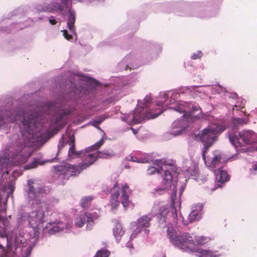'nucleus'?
<instances>
[{
	"instance_id": "26",
	"label": "nucleus",
	"mask_w": 257,
	"mask_h": 257,
	"mask_svg": "<svg viewBox=\"0 0 257 257\" xmlns=\"http://www.w3.org/2000/svg\"><path fill=\"white\" fill-rule=\"evenodd\" d=\"M49 161H41L38 159L35 158L32 162L24 166V169L25 170L35 169L39 165H42L45 162H48Z\"/></svg>"
},
{
	"instance_id": "4",
	"label": "nucleus",
	"mask_w": 257,
	"mask_h": 257,
	"mask_svg": "<svg viewBox=\"0 0 257 257\" xmlns=\"http://www.w3.org/2000/svg\"><path fill=\"white\" fill-rule=\"evenodd\" d=\"M171 94V91H168L161 92L160 94L159 99L157 100L156 104L158 106H163L160 109L158 112L150 111L148 106L151 103V97L147 95L144 99L143 101L138 100V105L133 112H130L126 115L121 117L122 120L125 121L129 125L140 123L146 119H152L158 117L166 108L167 103L170 95Z\"/></svg>"
},
{
	"instance_id": "43",
	"label": "nucleus",
	"mask_w": 257,
	"mask_h": 257,
	"mask_svg": "<svg viewBox=\"0 0 257 257\" xmlns=\"http://www.w3.org/2000/svg\"><path fill=\"white\" fill-rule=\"evenodd\" d=\"M155 257H166L163 252H161L159 254H156Z\"/></svg>"
},
{
	"instance_id": "20",
	"label": "nucleus",
	"mask_w": 257,
	"mask_h": 257,
	"mask_svg": "<svg viewBox=\"0 0 257 257\" xmlns=\"http://www.w3.org/2000/svg\"><path fill=\"white\" fill-rule=\"evenodd\" d=\"M121 200L124 208L126 209L130 203L128 197L129 187L127 184H124L121 187Z\"/></svg>"
},
{
	"instance_id": "31",
	"label": "nucleus",
	"mask_w": 257,
	"mask_h": 257,
	"mask_svg": "<svg viewBox=\"0 0 257 257\" xmlns=\"http://www.w3.org/2000/svg\"><path fill=\"white\" fill-rule=\"evenodd\" d=\"M109 255V252L105 249H101L98 251L94 257H108Z\"/></svg>"
},
{
	"instance_id": "24",
	"label": "nucleus",
	"mask_w": 257,
	"mask_h": 257,
	"mask_svg": "<svg viewBox=\"0 0 257 257\" xmlns=\"http://www.w3.org/2000/svg\"><path fill=\"white\" fill-rule=\"evenodd\" d=\"M248 121V119L247 118H233L231 120V124L232 125V130L231 132H233L234 130L238 126L242 125L244 124H246Z\"/></svg>"
},
{
	"instance_id": "7",
	"label": "nucleus",
	"mask_w": 257,
	"mask_h": 257,
	"mask_svg": "<svg viewBox=\"0 0 257 257\" xmlns=\"http://www.w3.org/2000/svg\"><path fill=\"white\" fill-rule=\"evenodd\" d=\"M225 129V127L224 126H220L213 124L203 129L201 133H199L197 136L203 144L202 156L205 164H207V160L205 158L206 151L214 143L217 134L223 132Z\"/></svg>"
},
{
	"instance_id": "19",
	"label": "nucleus",
	"mask_w": 257,
	"mask_h": 257,
	"mask_svg": "<svg viewBox=\"0 0 257 257\" xmlns=\"http://www.w3.org/2000/svg\"><path fill=\"white\" fill-rule=\"evenodd\" d=\"M134 61L136 62L135 60H133L131 56H125L118 64L117 68L119 71L126 70L127 68L131 69H137L139 67L138 65L131 64V62Z\"/></svg>"
},
{
	"instance_id": "13",
	"label": "nucleus",
	"mask_w": 257,
	"mask_h": 257,
	"mask_svg": "<svg viewBox=\"0 0 257 257\" xmlns=\"http://www.w3.org/2000/svg\"><path fill=\"white\" fill-rule=\"evenodd\" d=\"M47 107L50 110L56 111L53 121L55 123L59 122L61 119L73 111V108L67 109L64 105H59L57 102L51 101L47 103Z\"/></svg>"
},
{
	"instance_id": "41",
	"label": "nucleus",
	"mask_w": 257,
	"mask_h": 257,
	"mask_svg": "<svg viewBox=\"0 0 257 257\" xmlns=\"http://www.w3.org/2000/svg\"><path fill=\"white\" fill-rule=\"evenodd\" d=\"M207 176H204V177L199 176V179L200 180L202 181V183L205 182L207 180Z\"/></svg>"
},
{
	"instance_id": "2",
	"label": "nucleus",
	"mask_w": 257,
	"mask_h": 257,
	"mask_svg": "<svg viewBox=\"0 0 257 257\" xmlns=\"http://www.w3.org/2000/svg\"><path fill=\"white\" fill-rule=\"evenodd\" d=\"M34 181L29 180L27 183L28 189L26 190L28 201L33 204H40L37 208L31 210L21 213L19 214L18 221L19 223H26L27 226L32 229V233L30 234L31 240L27 242V239L23 235L19 234L16 235L14 238H7L9 249L28 256L31 253L33 248L36 245L40 234V230L43 228L44 223L46 222L45 208L41 204L42 198L47 193L44 187H35L33 184Z\"/></svg>"
},
{
	"instance_id": "27",
	"label": "nucleus",
	"mask_w": 257,
	"mask_h": 257,
	"mask_svg": "<svg viewBox=\"0 0 257 257\" xmlns=\"http://www.w3.org/2000/svg\"><path fill=\"white\" fill-rule=\"evenodd\" d=\"M71 90L73 91V92L75 94H77V93H80V94H88V92H87V90L85 89V87H82L81 88L80 90H79V88H77L76 87V84H73V83H72L71 84Z\"/></svg>"
},
{
	"instance_id": "50",
	"label": "nucleus",
	"mask_w": 257,
	"mask_h": 257,
	"mask_svg": "<svg viewBox=\"0 0 257 257\" xmlns=\"http://www.w3.org/2000/svg\"><path fill=\"white\" fill-rule=\"evenodd\" d=\"M117 186H118V185H117V183H116L115 184H114V186H113V188H115V187H117Z\"/></svg>"
},
{
	"instance_id": "39",
	"label": "nucleus",
	"mask_w": 257,
	"mask_h": 257,
	"mask_svg": "<svg viewBox=\"0 0 257 257\" xmlns=\"http://www.w3.org/2000/svg\"><path fill=\"white\" fill-rule=\"evenodd\" d=\"M118 196H119V193L118 192V191L112 194L111 196V200H117Z\"/></svg>"
},
{
	"instance_id": "37",
	"label": "nucleus",
	"mask_w": 257,
	"mask_h": 257,
	"mask_svg": "<svg viewBox=\"0 0 257 257\" xmlns=\"http://www.w3.org/2000/svg\"><path fill=\"white\" fill-rule=\"evenodd\" d=\"M110 202L112 208H116L119 204V202L117 200H111Z\"/></svg>"
},
{
	"instance_id": "34",
	"label": "nucleus",
	"mask_w": 257,
	"mask_h": 257,
	"mask_svg": "<svg viewBox=\"0 0 257 257\" xmlns=\"http://www.w3.org/2000/svg\"><path fill=\"white\" fill-rule=\"evenodd\" d=\"M75 75L78 76V78L80 80H82L86 81H88V80L89 78L88 77H87L84 75H83L81 73H77Z\"/></svg>"
},
{
	"instance_id": "1",
	"label": "nucleus",
	"mask_w": 257,
	"mask_h": 257,
	"mask_svg": "<svg viewBox=\"0 0 257 257\" xmlns=\"http://www.w3.org/2000/svg\"><path fill=\"white\" fill-rule=\"evenodd\" d=\"M38 109L39 108L29 112L17 109L13 112L0 110V128H9L11 123L20 121L18 123L24 143L21 144L20 139L16 140L15 144L6 148L3 155H0V171L2 175L9 173L13 163L19 165L26 162L32 155L29 146L40 140V136L37 133V128L42 113ZM14 137L16 140V137Z\"/></svg>"
},
{
	"instance_id": "35",
	"label": "nucleus",
	"mask_w": 257,
	"mask_h": 257,
	"mask_svg": "<svg viewBox=\"0 0 257 257\" xmlns=\"http://www.w3.org/2000/svg\"><path fill=\"white\" fill-rule=\"evenodd\" d=\"M48 19L49 20L50 24H51L52 25H55L57 23L56 20L55 19L54 16H51L48 17Z\"/></svg>"
},
{
	"instance_id": "14",
	"label": "nucleus",
	"mask_w": 257,
	"mask_h": 257,
	"mask_svg": "<svg viewBox=\"0 0 257 257\" xmlns=\"http://www.w3.org/2000/svg\"><path fill=\"white\" fill-rule=\"evenodd\" d=\"M153 215L150 213L142 216L137 220L136 224L134 226V231L131 235L130 239L136 237L137 235L142 231H144L145 234H148L149 230L147 228L150 226V221Z\"/></svg>"
},
{
	"instance_id": "30",
	"label": "nucleus",
	"mask_w": 257,
	"mask_h": 257,
	"mask_svg": "<svg viewBox=\"0 0 257 257\" xmlns=\"http://www.w3.org/2000/svg\"><path fill=\"white\" fill-rule=\"evenodd\" d=\"M92 199L93 197L92 196H88L83 197L81 201V206L84 208L87 207Z\"/></svg>"
},
{
	"instance_id": "33",
	"label": "nucleus",
	"mask_w": 257,
	"mask_h": 257,
	"mask_svg": "<svg viewBox=\"0 0 257 257\" xmlns=\"http://www.w3.org/2000/svg\"><path fill=\"white\" fill-rule=\"evenodd\" d=\"M202 53L201 51H199L196 53H194L192 55L191 58L192 59L195 60V59L201 58L202 57Z\"/></svg>"
},
{
	"instance_id": "36",
	"label": "nucleus",
	"mask_w": 257,
	"mask_h": 257,
	"mask_svg": "<svg viewBox=\"0 0 257 257\" xmlns=\"http://www.w3.org/2000/svg\"><path fill=\"white\" fill-rule=\"evenodd\" d=\"M245 104V101L244 100H242L241 103L238 104H235L233 107V110L234 109V108L235 107L236 109L237 110L238 108H243Z\"/></svg>"
},
{
	"instance_id": "49",
	"label": "nucleus",
	"mask_w": 257,
	"mask_h": 257,
	"mask_svg": "<svg viewBox=\"0 0 257 257\" xmlns=\"http://www.w3.org/2000/svg\"><path fill=\"white\" fill-rule=\"evenodd\" d=\"M184 190V188H183V187H181V189H180V195H181L182 192Z\"/></svg>"
},
{
	"instance_id": "51",
	"label": "nucleus",
	"mask_w": 257,
	"mask_h": 257,
	"mask_svg": "<svg viewBox=\"0 0 257 257\" xmlns=\"http://www.w3.org/2000/svg\"><path fill=\"white\" fill-rule=\"evenodd\" d=\"M157 207V205H155V206H154L153 208H154V209H155Z\"/></svg>"
},
{
	"instance_id": "8",
	"label": "nucleus",
	"mask_w": 257,
	"mask_h": 257,
	"mask_svg": "<svg viewBox=\"0 0 257 257\" xmlns=\"http://www.w3.org/2000/svg\"><path fill=\"white\" fill-rule=\"evenodd\" d=\"M179 94L178 92L171 91V94L170 95L168 103H167L166 108L172 109L180 113L184 112V116L192 115L194 111L201 112V108L198 105H195L192 102L185 101H179L175 107L170 106V105L175 104L177 102Z\"/></svg>"
},
{
	"instance_id": "17",
	"label": "nucleus",
	"mask_w": 257,
	"mask_h": 257,
	"mask_svg": "<svg viewBox=\"0 0 257 257\" xmlns=\"http://www.w3.org/2000/svg\"><path fill=\"white\" fill-rule=\"evenodd\" d=\"M49 224H54L52 228H50L48 230L49 234H53L57 232L65 230L66 231L70 230L71 225L72 224L71 221H67V222L64 224L63 222L60 221H56L55 222H49Z\"/></svg>"
},
{
	"instance_id": "10",
	"label": "nucleus",
	"mask_w": 257,
	"mask_h": 257,
	"mask_svg": "<svg viewBox=\"0 0 257 257\" xmlns=\"http://www.w3.org/2000/svg\"><path fill=\"white\" fill-rule=\"evenodd\" d=\"M85 160H87V162L88 161L87 158H84L82 164L78 166L67 164L65 165L55 166L54 169L55 175L61 179H68L70 176L77 175L85 169L83 168L85 167Z\"/></svg>"
},
{
	"instance_id": "16",
	"label": "nucleus",
	"mask_w": 257,
	"mask_h": 257,
	"mask_svg": "<svg viewBox=\"0 0 257 257\" xmlns=\"http://www.w3.org/2000/svg\"><path fill=\"white\" fill-rule=\"evenodd\" d=\"M85 221H87V228L90 229L93 225V222L91 215L87 213L81 214L77 217L75 220V225L77 227H81L83 226Z\"/></svg>"
},
{
	"instance_id": "45",
	"label": "nucleus",
	"mask_w": 257,
	"mask_h": 257,
	"mask_svg": "<svg viewBox=\"0 0 257 257\" xmlns=\"http://www.w3.org/2000/svg\"><path fill=\"white\" fill-rule=\"evenodd\" d=\"M252 167H253V170L254 171H256V170H257V163H255V164H254V165H253Z\"/></svg>"
},
{
	"instance_id": "9",
	"label": "nucleus",
	"mask_w": 257,
	"mask_h": 257,
	"mask_svg": "<svg viewBox=\"0 0 257 257\" xmlns=\"http://www.w3.org/2000/svg\"><path fill=\"white\" fill-rule=\"evenodd\" d=\"M228 135L230 142L235 148L257 142V135L251 130H244L238 133L229 132Z\"/></svg>"
},
{
	"instance_id": "44",
	"label": "nucleus",
	"mask_w": 257,
	"mask_h": 257,
	"mask_svg": "<svg viewBox=\"0 0 257 257\" xmlns=\"http://www.w3.org/2000/svg\"><path fill=\"white\" fill-rule=\"evenodd\" d=\"M126 246H127V247H128L129 248H133V245L130 242H128L126 243Z\"/></svg>"
},
{
	"instance_id": "11",
	"label": "nucleus",
	"mask_w": 257,
	"mask_h": 257,
	"mask_svg": "<svg viewBox=\"0 0 257 257\" xmlns=\"http://www.w3.org/2000/svg\"><path fill=\"white\" fill-rule=\"evenodd\" d=\"M180 119L174 121L172 123V127L174 128H178V130L172 131L171 134L174 136L179 135L181 133L188 127V123L194 121L196 118L207 119L209 115L208 114H203L202 111H194L192 113V115H187L184 116V112Z\"/></svg>"
},
{
	"instance_id": "47",
	"label": "nucleus",
	"mask_w": 257,
	"mask_h": 257,
	"mask_svg": "<svg viewBox=\"0 0 257 257\" xmlns=\"http://www.w3.org/2000/svg\"><path fill=\"white\" fill-rule=\"evenodd\" d=\"M237 96V94L236 93H233L231 95V97L233 98H236Z\"/></svg>"
},
{
	"instance_id": "46",
	"label": "nucleus",
	"mask_w": 257,
	"mask_h": 257,
	"mask_svg": "<svg viewBox=\"0 0 257 257\" xmlns=\"http://www.w3.org/2000/svg\"><path fill=\"white\" fill-rule=\"evenodd\" d=\"M131 129L134 134H136L137 133V132H138L137 130H135V129L133 128V127H131Z\"/></svg>"
},
{
	"instance_id": "18",
	"label": "nucleus",
	"mask_w": 257,
	"mask_h": 257,
	"mask_svg": "<svg viewBox=\"0 0 257 257\" xmlns=\"http://www.w3.org/2000/svg\"><path fill=\"white\" fill-rule=\"evenodd\" d=\"M203 209V205L197 204L192 207V211L188 215V219L189 222L199 220L201 218Z\"/></svg>"
},
{
	"instance_id": "38",
	"label": "nucleus",
	"mask_w": 257,
	"mask_h": 257,
	"mask_svg": "<svg viewBox=\"0 0 257 257\" xmlns=\"http://www.w3.org/2000/svg\"><path fill=\"white\" fill-rule=\"evenodd\" d=\"M64 145V143L63 141V137H62V138L60 140V141H59V143H58V151H59L61 149H62Z\"/></svg>"
},
{
	"instance_id": "40",
	"label": "nucleus",
	"mask_w": 257,
	"mask_h": 257,
	"mask_svg": "<svg viewBox=\"0 0 257 257\" xmlns=\"http://www.w3.org/2000/svg\"><path fill=\"white\" fill-rule=\"evenodd\" d=\"M87 213H88V212H86ZM88 214H90L91 215V216L92 217V221H93V219H96L98 218L99 215L96 212H94L93 213H88ZM94 223V222H93Z\"/></svg>"
},
{
	"instance_id": "12",
	"label": "nucleus",
	"mask_w": 257,
	"mask_h": 257,
	"mask_svg": "<svg viewBox=\"0 0 257 257\" xmlns=\"http://www.w3.org/2000/svg\"><path fill=\"white\" fill-rule=\"evenodd\" d=\"M69 141V145H70V147L68 151L69 157H78L83 154L84 157V158H86L87 155L89 153L90 151L97 150L101 146L103 145L104 143V140L103 138H102L99 141L97 142L90 147L86 148L84 150H81L77 152L75 150L74 148V138L73 136L70 137Z\"/></svg>"
},
{
	"instance_id": "25",
	"label": "nucleus",
	"mask_w": 257,
	"mask_h": 257,
	"mask_svg": "<svg viewBox=\"0 0 257 257\" xmlns=\"http://www.w3.org/2000/svg\"><path fill=\"white\" fill-rule=\"evenodd\" d=\"M124 233L122 225L119 223H117L113 228V234L117 241L118 242Z\"/></svg>"
},
{
	"instance_id": "28",
	"label": "nucleus",
	"mask_w": 257,
	"mask_h": 257,
	"mask_svg": "<svg viewBox=\"0 0 257 257\" xmlns=\"http://www.w3.org/2000/svg\"><path fill=\"white\" fill-rule=\"evenodd\" d=\"M186 173L188 176H195L198 174V168L195 165L190 167L186 170Z\"/></svg>"
},
{
	"instance_id": "21",
	"label": "nucleus",
	"mask_w": 257,
	"mask_h": 257,
	"mask_svg": "<svg viewBox=\"0 0 257 257\" xmlns=\"http://www.w3.org/2000/svg\"><path fill=\"white\" fill-rule=\"evenodd\" d=\"M169 207L168 206L163 205L160 207L159 212L156 213L160 224H163L166 222V217L169 213Z\"/></svg>"
},
{
	"instance_id": "48",
	"label": "nucleus",
	"mask_w": 257,
	"mask_h": 257,
	"mask_svg": "<svg viewBox=\"0 0 257 257\" xmlns=\"http://www.w3.org/2000/svg\"><path fill=\"white\" fill-rule=\"evenodd\" d=\"M92 82L95 84V86L97 85L98 84V82L96 80H93Z\"/></svg>"
},
{
	"instance_id": "23",
	"label": "nucleus",
	"mask_w": 257,
	"mask_h": 257,
	"mask_svg": "<svg viewBox=\"0 0 257 257\" xmlns=\"http://www.w3.org/2000/svg\"><path fill=\"white\" fill-rule=\"evenodd\" d=\"M193 251L196 252V255L198 257H219V254H215L208 249H196Z\"/></svg>"
},
{
	"instance_id": "15",
	"label": "nucleus",
	"mask_w": 257,
	"mask_h": 257,
	"mask_svg": "<svg viewBox=\"0 0 257 257\" xmlns=\"http://www.w3.org/2000/svg\"><path fill=\"white\" fill-rule=\"evenodd\" d=\"M90 151L86 156L88 161L85 160L84 162L85 167L83 168H86L91 165L98 158L108 159L114 156L115 154L111 150H103L101 152H91Z\"/></svg>"
},
{
	"instance_id": "29",
	"label": "nucleus",
	"mask_w": 257,
	"mask_h": 257,
	"mask_svg": "<svg viewBox=\"0 0 257 257\" xmlns=\"http://www.w3.org/2000/svg\"><path fill=\"white\" fill-rule=\"evenodd\" d=\"M107 118V116L103 114L99 116L96 119L93 120L92 122V125L100 130L99 127H97V125L100 124L103 121Z\"/></svg>"
},
{
	"instance_id": "6",
	"label": "nucleus",
	"mask_w": 257,
	"mask_h": 257,
	"mask_svg": "<svg viewBox=\"0 0 257 257\" xmlns=\"http://www.w3.org/2000/svg\"><path fill=\"white\" fill-rule=\"evenodd\" d=\"M214 156L211 162L207 161L206 166L210 169L215 176V185L220 187L221 184L228 181L230 179L226 171L222 170L223 164L226 160L223 157V154L218 151L213 152Z\"/></svg>"
},
{
	"instance_id": "42",
	"label": "nucleus",
	"mask_w": 257,
	"mask_h": 257,
	"mask_svg": "<svg viewBox=\"0 0 257 257\" xmlns=\"http://www.w3.org/2000/svg\"><path fill=\"white\" fill-rule=\"evenodd\" d=\"M198 86H193L190 87H186L185 89L188 91H191V90L194 89L195 88H197Z\"/></svg>"
},
{
	"instance_id": "32",
	"label": "nucleus",
	"mask_w": 257,
	"mask_h": 257,
	"mask_svg": "<svg viewBox=\"0 0 257 257\" xmlns=\"http://www.w3.org/2000/svg\"><path fill=\"white\" fill-rule=\"evenodd\" d=\"M58 202H59V200L58 199H56L55 198H51L49 201L48 206L47 207V208H48L49 206L54 205L55 204L58 203Z\"/></svg>"
},
{
	"instance_id": "52",
	"label": "nucleus",
	"mask_w": 257,
	"mask_h": 257,
	"mask_svg": "<svg viewBox=\"0 0 257 257\" xmlns=\"http://www.w3.org/2000/svg\"><path fill=\"white\" fill-rule=\"evenodd\" d=\"M216 188L212 189V190H215Z\"/></svg>"
},
{
	"instance_id": "3",
	"label": "nucleus",
	"mask_w": 257,
	"mask_h": 257,
	"mask_svg": "<svg viewBox=\"0 0 257 257\" xmlns=\"http://www.w3.org/2000/svg\"><path fill=\"white\" fill-rule=\"evenodd\" d=\"M165 161L163 159L156 160L153 161V164L158 166L155 168L153 166L149 167L147 169V174L149 175L154 174L156 172L160 173L164 171L162 174V181L161 184L162 187L156 189V191L159 190L164 191L165 190L171 189L173 187L172 193L171 196V205L172 207L171 215L174 219V222H176V219L177 217V208H180L181 202L179 199L177 198V178L178 175L177 168L174 166H168L164 170L162 165H165Z\"/></svg>"
},
{
	"instance_id": "22",
	"label": "nucleus",
	"mask_w": 257,
	"mask_h": 257,
	"mask_svg": "<svg viewBox=\"0 0 257 257\" xmlns=\"http://www.w3.org/2000/svg\"><path fill=\"white\" fill-rule=\"evenodd\" d=\"M140 153H138L135 155H130L128 160L134 162L146 163L151 161V158L150 155H147L146 157H140Z\"/></svg>"
},
{
	"instance_id": "5",
	"label": "nucleus",
	"mask_w": 257,
	"mask_h": 257,
	"mask_svg": "<svg viewBox=\"0 0 257 257\" xmlns=\"http://www.w3.org/2000/svg\"><path fill=\"white\" fill-rule=\"evenodd\" d=\"M165 227L170 242L176 247L185 251L193 252L196 249V244H205L209 240L206 237L198 236L194 241L189 233L178 232L171 223H168Z\"/></svg>"
}]
</instances>
